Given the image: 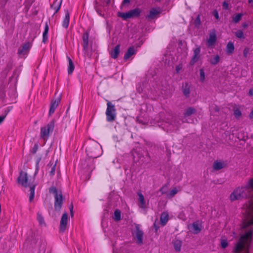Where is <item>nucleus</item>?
<instances>
[{"label":"nucleus","instance_id":"nucleus-17","mask_svg":"<svg viewBox=\"0 0 253 253\" xmlns=\"http://www.w3.org/2000/svg\"><path fill=\"white\" fill-rule=\"evenodd\" d=\"M200 48L197 47L194 50V54L192 58V59L190 61V64L191 65H194L196 62H197L199 59V54L200 53Z\"/></svg>","mask_w":253,"mask_h":253},{"label":"nucleus","instance_id":"nucleus-33","mask_svg":"<svg viewBox=\"0 0 253 253\" xmlns=\"http://www.w3.org/2000/svg\"><path fill=\"white\" fill-rule=\"evenodd\" d=\"M37 220L41 226H46V223L44 221V218L42 216V214L38 212L37 214Z\"/></svg>","mask_w":253,"mask_h":253},{"label":"nucleus","instance_id":"nucleus-61","mask_svg":"<svg viewBox=\"0 0 253 253\" xmlns=\"http://www.w3.org/2000/svg\"><path fill=\"white\" fill-rule=\"evenodd\" d=\"M162 190H163V188H161V189H160V191H161V192H162V194H164V192Z\"/></svg>","mask_w":253,"mask_h":253},{"label":"nucleus","instance_id":"nucleus-60","mask_svg":"<svg viewBox=\"0 0 253 253\" xmlns=\"http://www.w3.org/2000/svg\"><path fill=\"white\" fill-rule=\"evenodd\" d=\"M52 165H53V163L51 164V162L50 161L47 166H49V165H50V166H52Z\"/></svg>","mask_w":253,"mask_h":253},{"label":"nucleus","instance_id":"nucleus-63","mask_svg":"<svg viewBox=\"0 0 253 253\" xmlns=\"http://www.w3.org/2000/svg\"><path fill=\"white\" fill-rule=\"evenodd\" d=\"M178 70H179V68H176V70L177 71Z\"/></svg>","mask_w":253,"mask_h":253},{"label":"nucleus","instance_id":"nucleus-64","mask_svg":"<svg viewBox=\"0 0 253 253\" xmlns=\"http://www.w3.org/2000/svg\"><path fill=\"white\" fill-rule=\"evenodd\" d=\"M178 70H179V68H176V70L177 71Z\"/></svg>","mask_w":253,"mask_h":253},{"label":"nucleus","instance_id":"nucleus-42","mask_svg":"<svg viewBox=\"0 0 253 253\" xmlns=\"http://www.w3.org/2000/svg\"><path fill=\"white\" fill-rule=\"evenodd\" d=\"M221 246L223 249L226 248L228 246V243L226 239H222L221 240Z\"/></svg>","mask_w":253,"mask_h":253},{"label":"nucleus","instance_id":"nucleus-19","mask_svg":"<svg viewBox=\"0 0 253 253\" xmlns=\"http://www.w3.org/2000/svg\"><path fill=\"white\" fill-rule=\"evenodd\" d=\"M136 50L135 49L133 46L129 47L124 55V59L126 61L132 55L135 54Z\"/></svg>","mask_w":253,"mask_h":253},{"label":"nucleus","instance_id":"nucleus-45","mask_svg":"<svg viewBox=\"0 0 253 253\" xmlns=\"http://www.w3.org/2000/svg\"><path fill=\"white\" fill-rule=\"evenodd\" d=\"M9 111V110H5V111H4L5 114L0 116V124H1L2 122L4 121L6 115L8 114Z\"/></svg>","mask_w":253,"mask_h":253},{"label":"nucleus","instance_id":"nucleus-32","mask_svg":"<svg viewBox=\"0 0 253 253\" xmlns=\"http://www.w3.org/2000/svg\"><path fill=\"white\" fill-rule=\"evenodd\" d=\"M138 195L139 196V201L140 202L139 207L141 208H144L145 207V201L144 196L141 193H138Z\"/></svg>","mask_w":253,"mask_h":253},{"label":"nucleus","instance_id":"nucleus-62","mask_svg":"<svg viewBox=\"0 0 253 253\" xmlns=\"http://www.w3.org/2000/svg\"><path fill=\"white\" fill-rule=\"evenodd\" d=\"M162 0H156V1L160 2Z\"/></svg>","mask_w":253,"mask_h":253},{"label":"nucleus","instance_id":"nucleus-20","mask_svg":"<svg viewBox=\"0 0 253 253\" xmlns=\"http://www.w3.org/2000/svg\"><path fill=\"white\" fill-rule=\"evenodd\" d=\"M169 219V215L168 212H163L160 217V224L162 226L166 225Z\"/></svg>","mask_w":253,"mask_h":253},{"label":"nucleus","instance_id":"nucleus-46","mask_svg":"<svg viewBox=\"0 0 253 253\" xmlns=\"http://www.w3.org/2000/svg\"><path fill=\"white\" fill-rule=\"evenodd\" d=\"M41 158H39L37 159V160L36 161V171H35V174H36L39 171V163L41 161Z\"/></svg>","mask_w":253,"mask_h":253},{"label":"nucleus","instance_id":"nucleus-12","mask_svg":"<svg viewBox=\"0 0 253 253\" xmlns=\"http://www.w3.org/2000/svg\"><path fill=\"white\" fill-rule=\"evenodd\" d=\"M68 224V213L65 212L63 214L60 224V231L63 233L67 228Z\"/></svg>","mask_w":253,"mask_h":253},{"label":"nucleus","instance_id":"nucleus-31","mask_svg":"<svg viewBox=\"0 0 253 253\" xmlns=\"http://www.w3.org/2000/svg\"><path fill=\"white\" fill-rule=\"evenodd\" d=\"M224 167L223 163L218 161L214 162L213 165V169L216 170H220Z\"/></svg>","mask_w":253,"mask_h":253},{"label":"nucleus","instance_id":"nucleus-24","mask_svg":"<svg viewBox=\"0 0 253 253\" xmlns=\"http://www.w3.org/2000/svg\"><path fill=\"white\" fill-rule=\"evenodd\" d=\"M62 0H56L51 5V7L55 10V13H57L60 8Z\"/></svg>","mask_w":253,"mask_h":253},{"label":"nucleus","instance_id":"nucleus-23","mask_svg":"<svg viewBox=\"0 0 253 253\" xmlns=\"http://www.w3.org/2000/svg\"><path fill=\"white\" fill-rule=\"evenodd\" d=\"M172 244L174 250L176 252H179L181 251L182 242L180 240L175 239L173 241Z\"/></svg>","mask_w":253,"mask_h":253},{"label":"nucleus","instance_id":"nucleus-51","mask_svg":"<svg viewBox=\"0 0 253 253\" xmlns=\"http://www.w3.org/2000/svg\"><path fill=\"white\" fill-rule=\"evenodd\" d=\"M153 226L155 230V231L157 232L158 230V229H159V226L158 225H157L155 223H154Z\"/></svg>","mask_w":253,"mask_h":253},{"label":"nucleus","instance_id":"nucleus-26","mask_svg":"<svg viewBox=\"0 0 253 253\" xmlns=\"http://www.w3.org/2000/svg\"><path fill=\"white\" fill-rule=\"evenodd\" d=\"M49 27L47 23H45L44 30L42 34V42L46 43L48 40V32Z\"/></svg>","mask_w":253,"mask_h":253},{"label":"nucleus","instance_id":"nucleus-53","mask_svg":"<svg viewBox=\"0 0 253 253\" xmlns=\"http://www.w3.org/2000/svg\"><path fill=\"white\" fill-rule=\"evenodd\" d=\"M70 209V213H71V215L72 216H73V214H74V213H73V206L72 205L69 208Z\"/></svg>","mask_w":253,"mask_h":253},{"label":"nucleus","instance_id":"nucleus-13","mask_svg":"<svg viewBox=\"0 0 253 253\" xmlns=\"http://www.w3.org/2000/svg\"><path fill=\"white\" fill-rule=\"evenodd\" d=\"M61 99L60 97H57L55 100H52L51 102L49 110V116H51L52 115L54 112L55 109L58 106Z\"/></svg>","mask_w":253,"mask_h":253},{"label":"nucleus","instance_id":"nucleus-39","mask_svg":"<svg viewBox=\"0 0 253 253\" xmlns=\"http://www.w3.org/2000/svg\"><path fill=\"white\" fill-rule=\"evenodd\" d=\"M200 81L204 82L205 79V74L203 69H200Z\"/></svg>","mask_w":253,"mask_h":253},{"label":"nucleus","instance_id":"nucleus-35","mask_svg":"<svg viewBox=\"0 0 253 253\" xmlns=\"http://www.w3.org/2000/svg\"><path fill=\"white\" fill-rule=\"evenodd\" d=\"M194 25L196 28L199 29L201 25L200 15L198 14L194 21Z\"/></svg>","mask_w":253,"mask_h":253},{"label":"nucleus","instance_id":"nucleus-18","mask_svg":"<svg viewBox=\"0 0 253 253\" xmlns=\"http://www.w3.org/2000/svg\"><path fill=\"white\" fill-rule=\"evenodd\" d=\"M179 122V121H177L176 119L172 120L170 124H169V128L168 131H172L177 129L181 124Z\"/></svg>","mask_w":253,"mask_h":253},{"label":"nucleus","instance_id":"nucleus-1","mask_svg":"<svg viewBox=\"0 0 253 253\" xmlns=\"http://www.w3.org/2000/svg\"><path fill=\"white\" fill-rule=\"evenodd\" d=\"M229 198L232 202L244 198L249 199L248 203L245 205L247 216L244 220L242 226L245 233L241 236L233 250L234 253H249L248 248L253 233V178L245 186L234 190Z\"/></svg>","mask_w":253,"mask_h":253},{"label":"nucleus","instance_id":"nucleus-9","mask_svg":"<svg viewBox=\"0 0 253 253\" xmlns=\"http://www.w3.org/2000/svg\"><path fill=\"white\" fill-rule=\"evenodd\" d=\"M32 47V43L30 42H26L24 43L21 48H19L18 50V54L19 55H25L28 53L30 48Z\"/></svg>","mask_w":253,"mask_h":253},{"label":"nucleus","instance_id":"nucleus-29","mask_svg":"<svg viewBox=\"0 0 253 253\" xmlns=\"http://www.w3.org/2000/svg\"><path fill=\"white\" fill-rule=\"evenodd\" d=\"M28 186L30 187V194L29 196V201L32 202L35 197V189L36 185L35 184H30L29 183Z\"/></svg>","mask_w":253,"mask_h":253},{"label":"nucleus","instance_id":"nucleus-49","mask_svg":"<svg viewBox=\"0 0 253 253\" xmlns=\"http://www.w3.org/2000/svg\"><path fill=\"white\" fill-rule=\"evenodd\" d=\"M8 0H0V5L4 7Z\"/></svg>","mask_w":253,"mask_h":253},{"label":"nucleus","instance_id":"nucleus-37","mask_svg":"<svg viewBox=\"0 0 253 253\" xmlns=\"http://www.w3.org/2000/svg\"><path fill=\"white\" fill-rule=\"evenodd\" d=\"M242 16H243L242 13H238L235 16L233 17V19H232L233 22L235 23H238V22H239L241 20Z\"/></svg>","mask_w":253,"mask_h":253},{"label":"nucleus","instance_id":"nucleus-3","mask_svg":"<svg viewBox=\"0 0 253 253\" xmlns=\"http://www.w3.org/2000/svg\"><path fill=\"white\" fill-rule=\"evenodd\" d=\"M49 192L54 195V209L55 211H59L62 206L63 197L62 191L58 190L55 186H51L49 189Z\"/></svg>","mask_w":253,"mask_h":253},{"label":"nucleus","instance_id":"nucleus-40","mask_svg":"<svg viewBox=\"0 0 253 253\" xmlns=\"http://www.w3.org/2000/svg\"><path fill=\"white\" fill-rule=\"evenodd\" d=\"M178 192V190L176 188H174L171 190L169 194V196L170 197H173Z\"/></svg>","mask_w":253,"mask_h":253},{"label":"nucleus","instance_id":"nucleus-43","mask_svg":"<svg viewBox=\"0 0 253 253\" xmlns=\"http://www.w3.org/2000/svg\"><path fill=\"white\" fill-rule=\"evenodd\" d=\"M38 148H39V145L37 143H36L34 144L33 148L31 150V153H32L33 154H36L38 150Z\"/></svg>","mask_w":253,"mask_h":253},{"label":"nucleus","instance_id":"nucleus-50","mask_svg":"<svg viewBox=\"0 0 253 253\" xmlns=\"http://www.w3.org/2000/svg\"><path fill=\"white\" fill-rule=\"evenodd\" d=\"M130 2V0H123L122 3V4H121V6H123L124 5L126 4V3H129Z\"/></svg>","mask_w":253,"mask_h":253},{"label":"nucleus","instance_id":"nucleus-44","mask_svg":"<svg viewBox=\"0 0 253 253\" xmlns=\"http://www.w3.org/2000/svg\"><path fill=\"white\" fill-rule=\"evenodd\" d=\"M234 113L235 117L237 118H239L242 115L241 111L239 109H235Z\"/></svg>","mask_w":253,"mask_h":253},{"label":"nucleus","instance_id":"nucleus-56","mask_svg":"<svg viewBox=\"0 0 253 253\" xmlns=\"http://www.w3.org/2000/svg\"><path fill=\"white\" fill-rule=\"evenodd\" d=\"M242 26L244 28H246L247 27H248V24L246 23H244L243 24H242Z\"/></svg>","mask_w":253,"mask_h":253},{"label":"nucleus","instance_id":"nucleus-36","mask_svg":"<svg viewBox=\"0 0 253 253\" xmlns=\"http://www.w3.org/2000/svg\"><path fill=\"white\" fill-rule=\"evenodd\" d=\"M220 57L219 55H215L212 59L211 60L210 63L212 65H216L219 61Z\"/></svg>","mask_w":253,"mask_h":253},{"label":"nucleus","instance_id":"nucleus-47","mask_svg":"<svg viewBox=\"0 0 253 253\" xmlns=\"http://www.w3.org/2000/svg\"><path fill=\"white\" fill-rule=\"evenodd\" d=\"M250 51L249 48H245L243 51V55L245 57H247Z\"/></svg>","mask_w":253,"mask_h":253},{"label":"nucleus","instance_id":"nucleus-8","mask_svg":"<svg viewBox=\"0 0 253 253\" xmlns=\"http://www.w3.org/2000/svg\"><path fill=\"white\" fill-rule=\"evenodd\" d=\"M88 37H89V33L88 32H85L84 33L83 36V51L84 52V54L85 56H88V57H91V54H89L88 52Z\"/></svg>","mask_w":253,"mask_h":253},{"label":"nucleus","instance_id":"nucleus-30","mask_svg":"<svg viewBox=\"0 0 253 253\" xmlns=\"http://www.w3.org/2000/svg\"><path fill=\"white\" fill-rule=\"evenodd\" d=\"M68 62H69V66L68 68V74L71 75L73 72L74 69H75V66L72 60V59L69 57H67Z\"/></svg>","mask_w":253,"mask_h":253},{"label":"nucleus","instance_id":"nucleus-25","mask_svg":"<svg viewBox=\"0 0 253 253\" xmlns=\"http://www.w3.org/2000/svg\"><path fill=\"white\" fill-rule=\"evenodd\" d=\"M196 112V110L192 107H190L185 109L183 116L184 118L188 117Z\"/></svg>","mask_w":253,"mask_h":253},{"label":"nucleus","instance_id":"nucleus-6","mask_svg":"<svg viewBox=\"0 0 253 253\" xmlns=\"http://www.w3.org/2000/svg\"><path fill=\"white\" fill-rule=\"evenodd\" d=\"M141 13V10L139 8H136L127 12H119L118 15L119 17L122 18L124 20H126L127 19L133 17H139Z\"/></svg>","mask_w":253,"mask_h":253},{"label":"nucleus","instance_id":"nucleus-2","mask_svg":"<svg viewBox=\"0 0 253 253\" xmlns=\"http://www.w3.org/2000/svg\"><path fill=\"white\" fill-rule=\"evenodd\" d=\"M86 152L88 157L96 159L102 154L103 151L101 146L99 143L94 142L87 146Z\"/></svg>","mask_w":253,"mask_h":253},{"label":"nucleus","instance_id":"nucleus-41","mask_svg":"<svg viewBox=\"0 0 253 253\" xmlns=\"http://www.w3.org/2000/svg\"><path fill=\"white\" fill-rule=\"evenodd\" d=\"M56 167V163H55L51 168V170L49 172V175L53 176L55 173V169Z\"/></svg>","mask_w":253,"mask_h":253},{"label":"nucleus","instance_id":"nucleus-57","mask_svg":"<svg viewBox=\"0 0 253 253\" xmlns=\"http://www.w3.org/2000/svg\"><path fill=\"white\" fill-rule=\"evenodd\" d=\"M223 5L226 7H227L228 6V3H226L225 2H224Z\"/></svg>","mask_w":253,"mask_h":253},{"label":"nucleus","instance_id":"nucleus-38","mask_svg":"<svg viewBox=\"0 0 253 253\" xmlns=\"http://www.w3.org/2000/svg\"><path fill=\"white\" fill-rule=\"evenodd\" d=\"M235 36L239 39H245V36L243 33V32L241 30H239L235 33Z\"/></svg>","mask_w":253,"mask_h":253},{"label":"nucleus","instance_id":"nucleus-14","mask_svg":"<svg viewBox=\"0 0 253 253\" xmlns=\"http://www.w3.org/2000/svg\"><path fill=\"white\" fill-rule=\"evenodd\" d=\"M161 12L155 8H152L150 10L149 13L147 15L146 18L148 20H153L159 17Z\"/></svg>","mask_w":253,"mask_h":253},{"label":"nucleus","instance_id":"nucleus-48","mask_svg":"<svg viewBox=\"0 0 253 253\" xmlns=\"http://www.w3.org/2000/svg\"><path fill=\"white\" fill-rule=\"evenodd\" d=\"M212 15L215 17L216 19L218 20L219 19V15L218 12L216 10H214L212 12Z\"/></svg>","mask_w":253,"mask_h":253},{"label":"nucleus","instance_id":"nucleus-52","mask_svg":"<svg viewBox=\"0 0 253 253\" xmlns=\"http://www.w3.org/2000/svg\"><path fill=\"white\" fill-rule=\"evenodd\" d=\"M110 1L111 0H103V2H105L106 6H108L110 3Z\"/></svg>","mask_w":253,"mask_h":253},{"label":"nucleus","instance_id":"nucleus-54","mask_svg":"<svg viewBox=\"0 0 253 253\" xmlns=\"http://www.w3.org/2000/svg\"><path fill=\"white\" fill-rule=\"evenodd\" d=\"M249 94L251 96H253V88L250 89L249 91Z\"/></svg>","mask_w":253,"mask_h":253},{"label":"nucleus","instance_id":"nucleus-21","mask_svg":"<svg viewBox=\"0 0 253 253\" xmlns=\"http://www.w3.org/2000/svg\"><path fill=\"white\" fill-rule=\"evenodd\" d=\"M120 52V45H117L110 52L111 57L113 59H117Z\"/></svg>","mask_w":253,"mask_h":253},{"label":"nucleus","instance_id":"nucleus-22","mask_svg":"<svg viewBox=\"0 0 253 253\" xmlns=\"http://www.w3.org/2000/svg\"><path fill=\"white\" fill-rule=\"evenodd\" d=\"M65 16L63 20L62 26L67 29L68 27L70 21V13L68 10H65Z\"/></svg>","mask_w":253,"mask_h":253},{"label":"nucleus","instance_id":"nucleus-28","mask_svg":"<svg viewBox=\"0 0 253 253\" xmlns=\"http://www.w3.org/2000/svg\"><path fill=\"white\" fill-rule=\"evenodd\" d=\"M234 48L233 43L231 42H229L226 46V53L229 55L232 54L234 52Z\"/></svg>","mask_w":253,"mask_h":253},{"label":"nucleus","instance_id":"nucleus-15","mask_svg":"<svg viewBox=\"0 0 253 253\" xmlns=\"http://www.w3.org/2000/svg\"><path fill=\"white\" fill-rule=\"evenodd\" d=\"M191 85L187 82L182 83L181 88L183 95L186 98H189L190 96Z\"/></svg>","mask_w":253,"mask_h":253},{"label":"nucleus","instance_id":"nucleus-11","mask_svg":"<svg viewBox=\"0 0 253 253\" xmlns=\"http://www.w3.org/2000/svg\"><path fill=\"white\" fill-rule=\"evenodd\" d=\"M216 32L215 29H212L210 31L209 34V38L207 40V43L209 46H212L214 45L216 41Z\"/></svg>","mask_w":253,"mask_h":253},{"label":"nucleus","instance_id":"nucleus-16","mask_svg":"<svg viewBox=\"0 0 253 253\" xmlns=\"http://www.w3.org/2000/svg\"><path fill=\"white\" fill-rule=\"evenodd\" d=\"M190 230L194 234H197L201 231L202 225L199 223L198 221L194 222Z\"/></svg>","mask_w":253,"mask_h":253},{"label":"nucleus","instance_id":"nucleus-10","mask_svg":"<svg viewBox=\"0 0 253 253\" xmlns=\"http://www.w3.org/2000/svg\"><path fill=\"white\" fill-rule=\"evenodd\" d=\"M17 182L18 183L21 184L23 186L27 187L28 186V177L27 174L22 171H20L19 175L17 178Z\"/></svg>","mask_w":253,"mask_h":253},{"label":"nucleus","instance_id":"nucleus-59","mask_svg":"<svg viewBox=\"0 0 253 253\" xmlns=\"http://www.w3.org/2000/svg\"><path fill=\"white\" fill-rule=\"evenodd\" d=\"M249 3H252L253 2V0H248Z\"/></svg>","mask_w":253,"mask_h":253},{"label":"nucleus","instance_id":"nucleus-55","mask_svg":"<svg viewBox=\"0 0 253 253\" xmlns=\"http://www.w3.org/2000/svg\"><path fill=\"white\" fill-rule=\"evenodd\" d=\"M249 117L250 119L253 118V109H252V111L251 112V113L249 115Z\"/></svg>","mask_w":253,"mask_h":253},{"label":"nucleus","instance_id":"nucleus-5","mask_svg":"<svg viewBox=\"0 0 253 253\" xmlns=\"http://www.w3.org/2000/svg\"><path fill=\"white\" fill-rule=\"evenodd\" d=\"M106 111V121L108 122H113L116 118V109L115 106L110 101H107Z\"/></svg>","mask_w":253,"mask_h":253},{"label":"nucleus","instance_id":"nucleus-27","mask_svg":"<svg viewBox=\"0 0 253 253\" xmlns=\"http://www.w3.org/2000/svg\"><path fill=\"white\" fill-rule=\"evenodd\" d=\"M102 6L101 4H99L98 2L97 1V0H94V7L97 13L100 16H103V11L102 10L100 7ZM102 6H104V5H102Z\"/></svg>","mask_w":253,"mask_h":253},{"label":"nucleus","instance_id":"nucleus-7","mask_svg":"<svg viewBox=\"0 0 253 253\" xmlns=\"http://www.w3.org/2000/svg\"><path fill=\"white\" fill-rule=\"evenodd\" d=\"M133 237L136 240V243L138 245H142L143 244L144 233L140 228V225L135 224V229L132 232Z\"/></svg>","mask_w":253,"mask_h":253},{"label":"nucleus","instance_id":"nucleus-58","mask_svg":"<svg viewBox=\"0 0 253 253\" xmlns=\"http://www.w3.org/2000/svg\"><path fill=\"white\" fill-rule=\"evenodd\" d=\"M7 68H9V70L11 69V67H12L11 64H8L7 65Z\"/></svg>","mask_w":253,"mask_h":253},{"label":"nucleus","instance_id":"nucleus-34","mask_svg":"<svg viewBox=\"0 0 253 253\" xmlns=\"http://www.w3.org/2000/svg\"><path fill=\"white\" fill-rule=\"evenodd\" d=\"M114 219L116 221H119L121 219V212L118 209H116L114 211Z\"/></svg>","mask_w":253,"mask_h":253},{"label":"nucleus","instance_id":"nucleus-4","mask_svg":"<svg viewBox=\"0 0 253 253\" xmlns=\"http://www.w3.org/2000/svg\"><path fill=\"white\" fill-rule=\"evenodd\" d=\"M55 120H52L46 126L41 128L40 136L43 140H47L50 133H51L55 126Z\"/></svg>","mask_w":253,"mask_h":253}]
</instances>
